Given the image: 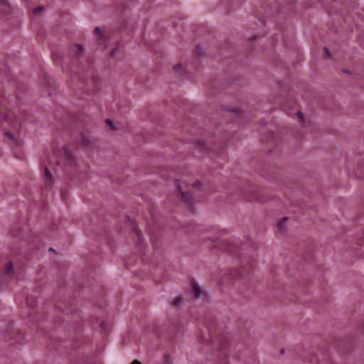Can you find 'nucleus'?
Returning a JSON list of instances; mask_svg holds the SVG:
<instances>
[{
    "mask_svg": "<svg viewBox=\"0 0 364 364\" xmlns=\"http://www.w3.org/2000/svg\"><path fill=\"white\" fill-rule=\"evenodd\" d=\"M17 98V96L6 98L3 94L0 100V129L3 132L4 140L13 149L20 147L22 144L20 138L21 119L12 110V102Z\"/></svg>",
    "mask_w": 364,
    "mask_h": 364,
    "instance_id": "f257e3e1",
    "label": "nucleus"
},
{
    "mask_svg": "<svg viewBox=\"0 0 364 364\" xmlns=\"http://www.w3.org/2000/svg\"><path fill=\"white\" fill-rule=\"evenodd\" d=\"M75 164V159L67 146H63L60 150L54 149L52 155L48 158L47 164H44L46 186L51 187L53 185V177L51 170L55 173L62 171L69 173L70 169L73 168Z\"/></svg>",
    "mask_w": 364,
    "mask_h": 364,
    "instance_id": "f03ea898",
    "label": "nucleus"
},
{
    "mask_svg": "<svg viewBox=\"0 0 364 364\" xmlns=\"http://www.w3.org/2000/svg\"><path fill=\"white\" fill-rule=\"evenodd\" d=\"M200 339L203 342L210 345L212 349H217L219 351L220 356L227 355L228 338L220 331L216 330L215 321L212 317H206L204 319Z\"/></svg>",
    "mask_w": 364,
    "mask_h": 364,
    "instance_id": "7ed1b4c3",
    "label": "nucleus"
},
{
    "mask_svg": "<svg viewBox=\"0 0 364 364\" xmlns=\"http://www.w3.org/2000/svg\"><path fill=\"white\" fill-rule=\"evenodd\" d=\"M14 274L13 264L11 262H9L6 264L2 272L1 278L0 279V284L3 285L6 280L12 278Z\"/></svg>",
    "mask_w": 364,
    "mask_h": 364,
    "instance_id": "20e7f679",
    "label": "nucleus"
},
{
    "mask_svg": "<svg viewBox=\"0 0 364 364\" xmlns=\"http://www.w3.org/2000/svg\"><path fill=\"white\" fill-rule=\"evenodd\" d=\"M175 185L178 188V193L181 198V200L191 208H192V197L188 192H184L179 184L178 180H175Z\"/></svg>",
    "mask_w": 364,
    "mask_h": 364,
    "instance_id": "39448f33",
    "label": "nucleus"
},
{
    "mask_svg": "<svg viewBox=\"0 0 364 364\" xmlns=\"http://www.w3.org/2000/svg\"><path fill=\"white\" fill-rule=\"evenodd\" d=\"M192 289L194 294V296L196 299H199L200 297L205 298V292L200 289L198 284L193 282L192 283Z\"/></svg>",
    "mask_w": 364,
    "mask_h": 364,
    "instance_id": "423d86ee",
    "label": "nucleus"
},
{
    "mask_svg": "<svg viewBox=\"0 0 364 364\" xmlns=\"http://www.w3.org/2000/svg\"><path fill=\"white\" fill-rule=\"evenodd\" d=\"M133 231L136 236V245L137 247L140 250L141 247H143V239H142L141 232H139L138 228L136 227H134L133 228Z\"/></svg>",
    "mask_w": 364,
    "mask_h": 364,
    "instance_id": "0eeeda50",
    "label": "nucleus"
},
{
    "mask_svg": "<svg viewBox=\"0 0 364 364\" xmlns=\"http://www.w3.org/2000/svg\"><path fill=\"white\" fill-rule=\"evenodd\" d=\"M95 36H96L97 43H98L100 45H102L104 43H105V41H106L105 36H104V34L102 33V31H101V30L100 29V28L96 27V28H95Z\"/></svg>",
    "mask_w": 364,
    "mask_h": 364,
    "instance_id": "6e6552de",
    "label": "nucleus"
},
{
    "mask_svg": "<svg viewBox=\"0 0 364 364\" xmlns=\"http://www.w3.org/2000/svg\"><path fill=\"white\" fill-rule=\"evenodd\" d=\"M287 219L288 218L285 217L279 222L277 228V234L282 233L283 230L285 229V225Z\"/></svg>",
    "mask_w": 364,
    "mask_h": 364,
    "instance_id": "1a4fd4ad",
    "label": "nucleus"
},
{
    "mask_svg": "<svg viewBox=\"0 0 364 364\" xmlns=\"http://www.w3.org/2000/svg\"><path fill=\"white\" fill-rule=\"evenodd\" d=\"M83 52V48L80 45H75L73 48V53L75 58H78Z\"/></svg>",
    "mask_w": 364,
    "mask_h": 364,
    "instance_id": "9d476101",
    "label": "nucleus"
},
{
    "mask_svg": "<svg viewBox=\"0 0 364 364\" xmlns=\"http://www.w3.org/2000/svg\"><path fill=\"white\" fill-rule=\"evenodd\" d=\"M26 303L29 308L33 309L36 305V300L33 296H27L26 299Z\"/></svg>",
    "mask_w": 364,
    "mask_h": 364,
    "instance_id": "9b49d317",
    "label": "nucleus"
},
{
    "mask_svg": "<svg viewBox=\"0 0 364 364\" xmlns=\"http://www.w3.org/2000/svg\"><path fill=\"white\" fill-rule=\"evenodd\" d=\"M0 6L4 13H6L10 10V6L6 0H0Z\"/></svg>",
    "mask_w": 364,
    "mask_h": 364,
    "instance_id": "f8f14e48",
    "label": "nucleus"
},
{
    "mask_svg": "<svg viewBox=\"0 0 364 364\" xmlns=\"http://www.w3.org/2000/svg\"><path fill=\"white\" fill-rule=\"evenodd\" d=\"M196 146L200 149L202 151H205V150L208 149V145L206 144V143L201 140H198L196 142Z\"/></svg>",
    "mask_w": 364,
    "mask_h": 364,
    "instance_id": "ddd939ff",
    "label": "nucleus"
},
{
    "mask_svg": "<svg viewBox=\"0 0 364 364\" xmlns=\"http://www.w3.org/2000/svg\"><path fill=\"white\" fill-rule=\"evenodd\" d=\"M90 144V141L89 139L84 135H81L80 136V146H88Z\"/></svg>",
    "mask_w": 364,
    "mask_h": 364,
    "instance_id": "4468645a",
    "label": "nucleus"
},
{
    "mask_svg": "<svg viewBox=\"0 0 364 364\" xmlns=\"http://www.w3.org/2000/svg\"><path fill=\"white\" fill-rule=\"evenodd\" d=\"M16 336L18 337L16 339L14 338V336L11 337V340L14 339V341L11 343V344H15L16 343H20V340L23 337V336H22V334L21 333H16Z\"/></svg>",
    "mask_w": 364,
    "mask_h": 364,
    "instance_id": "2eb2a0df",
    "label": "nucleus"
},
{
    "mask_svg": "<svg viewBox=\"0 0 364 364\" xmlns=\"http://www.w3.org/2000/svg\"><path fill=\"white\" fill-rule=\"evenodd\" d=\"M181 302H182L181 299L179 297H176L173 300L172 305L174 306H178L181 304Z\"/></svg>",
    "mask_w": 364,
    "mask_h": 364,
    "instance_id": "dca6fc26",
    "label": "nucleus"
},
{
    "mask_svg": "<svg viewBox=\"0 0 364 364\" xmlns=\"http://www.w3.org/2000/svg\"><path fill=\"white\" fill-rule=\"evenodd\" d=\"M203 48L200 46H197L196 47V49H195V54L196 55H201L203 53Z\"/></svg>",
    "mask_w": 364,
    "mask_h": 364,
    "instance_id": "f3484780",
    "label": "nucleus"
},
{
    "mask_svg": "<svg viewBox=\"0 0 364 364\" xmlns=\"http://www.w3.org/2000/svg\"><path fill=\"white\" fill-rule=\"evenodd\" d=\"M174 70L178 73H182V71L183 70V68L181 64H178L173 68Z\"/></svg>",
    "mask_w": 364,
    "mask_h": 364,
    "instance_id": "a211bd4d",
    "label": "nucleus"
},
{
    "mask_svg": "<svg viewBox=\"0 0 364 364\" xmlns=\"http://www.w3.org/2000/svg\"><path fill=\"white\" fill-rule=\"evenodd\" d=\"M323 54L326 58H330L331 56V52L326 48H323Z\"/></svg>",
    "mask_w": 364,
    "mask_h": 364,
    "instance_id": "6ab92c4d",
    "label": "nucleus"
},
{
    "mask_svg": "<svg viewBox=\"0 0 364 364\" xmlns=\"http://www.w3.org/2000/svg\"><path fill=\"white\" fill-rule=\"evenodd\" d=\"M297 117L299 119V121L301 122L304 119V115L300 111L296 112Z\"/></svg>",
    "mask_w": 364,
    "mask_h": 364,
    "instance_id": "aec40b11",
    "label": "nucleus"
},
{
    "mask_svg": "<svg viewBox=\"0 0 364 364\" xmlns=\"http://www.w3.org/2000/svg\"><path fill=\"white\" fill-rule=\"evenodd\" d=\"M106 123H107V124H108V125H109L112 129H114L113 123H112V122L110 119H106Z\"/></svg>",
    "mask_w": 364,
    "mask_h": 364,
    "instance_id": "412c9836",
    "label": "nucleus"
},
{
    "mask_svg": "<svg viewBox=\"0 0 364 364\" xmlns=\"http://www.w3.org/2000/svg\"><path fill=\"white\" fill-rule=\"evenodd\" d=\"M42 10H43V8H42V7H41V6H38V7L35 8V9H33V12H34V13H38V12H41Z\"/></svg>",
    "mask_w": 364,
    "mask_h": 364,
    "instance_id": "4be33fe9",
    "label": "nucleus"
},
{
    "mask_svg": "<svg viewBox=\"0 0 364 364\" xmlns=\"http://www.w3.org/2000/svg\"><path fill=\"white\" fill-rule=\"evenodd\" d=\"M243 274H244L243 272H241V271L240 270V272H239L238 275H237V276H233V277H234L235 278H236V277H242L243 276Z\"/></svg>",
    "mask_w": 364,
    "mask_h": 364,
    "instance_id": "5701e85b",
    "label": "nucleus"
},
{
    "mask_svg": "<svg viewBox=\"0 0 364 364\" xmlns=\"http://www.w3.org/2000/svg\"><path fill=\"white\" fill-rule=\"evenodd\" d=\"M117 48H115V49H113V50H112V52H111V53H110V56H111V57H112V56H114V54H115V53H116V52H117Z\"/></svg>",
    "mask_w": 364,
    "mask_h": 364,
    "instance_id": "b1692460",
    "label": "nucleus"
},
{
    "mask_svg": "<svg viewBox=\"0 0 364 364\" xmlns=\"http://www.w3.org/2000/svg\"><path fill=\"white\" fill-rule=\"evenodd\" d=\"M233 111L235 112V115H236L237 117H239V114H240V113H239V109H234Z\"/></svg>",
    "mask_w": 364,
    "mask_h": 364,
    "instance_id": "393cba45",
    "label": "nucleus"
},
{
    "mask_svg": "<svg viewBox=\"0 0 364 364\" xmlns=\"http://www.w3.org/2000/svg\"><path fill=\"white\" fill-rule=\"evenodd\" d=\"M132 364H141L140 361L137 360H134Z\"/></svg>",
    "mask_w": 364,
    "mask_h": 364,
    "instance_id": "a878e982",
    "label": "nucleus"
},
{
    "mask_svg": "<svg viewBox=\"0 0 364 364\" xmlns=\"http://www.w3.org/2000/svg\"><path fill=\"white\" fill-rule=\"evenodd\" d=\"M53 59H54L55 63L56 64H58V60H57V58H55V55H54V54H53Z\"/></svg>",
    "mask_w": 364,
    "mask_h": 364,
    "instance_id": "bb28decb",
    "label": "nucleus"
},
{
    "mask_svg": "<svg viewBox=\"0 0 364 364\" xmlns=\"http://www.w3.org/2000/svg\"><path fill=\"white\" fill-rule=\"evenodd\" d=\"M101 327H102V328H105V323L104 322L101 324Z\"/></svg>",
    "mask_w": 364,
    "mask_h": 364,
    "instance_id": "cd10ccee",
    "label": "nucleus"
},
{
    "mask_svg": "<svg viewBox=\"0 0 364 364\" xmlns=\"http://www.w3.org/2000/svg\"><path fill=\"white\" fill-rule=\"evenodd\" d=\"M28 316H29L30 317H32V316H33V312H32V311H30V312L28 313Z\"/></svg>",
    "mask_w": 364,
    "mask_h": 364,
    "instance_id": "c85d7f7f",
    "label": "nucleus"
},
{
    "mask_svg": "<svg viewBox=\"0 0 364 364\" xmlns=\"http://www.w3.org/2000/svg\"><path fill=\"white\" fill-rule=\"evenodd\" d=\"M199 184H200V183H199L198 181H196V182L195 183V186H197V185H198V186H199Z\"/></svg>",
    "mask_w": 364,
    "mask_h": 364,
    "instance_id": "c756f323",
    "label": "nucleus"
},
{
    "mask_svg": "<svg viewBox=\"0 0 364 364\" xmlns=\"http://www.w3.org/2000/svg\"><path fill=\"white\" fill-rule=\"evenodd\" d=\"M49 251H53V249L52 247L49 248Z\"/></svg>",
    "mask_w": 364,
    "mask_h": 364,
    "instance_id": "7c9ffc66",
    "label": "nucleus"
},
{
    "mask_svg": "<svg viewBox=\"0 0 364 364\" xmlns=\"http://www.w3.org/2000/svg\"><path fill=\"white\" fill-rule=\"evenodd\" d=\"M1 16H2V14H0V18H1Z\"/></svg>",
    "mask_w": 364,
    "mask_h": 364,
    "instance_id": "2f4dec72",
    "label": "nucleus"
}]
</instances>
